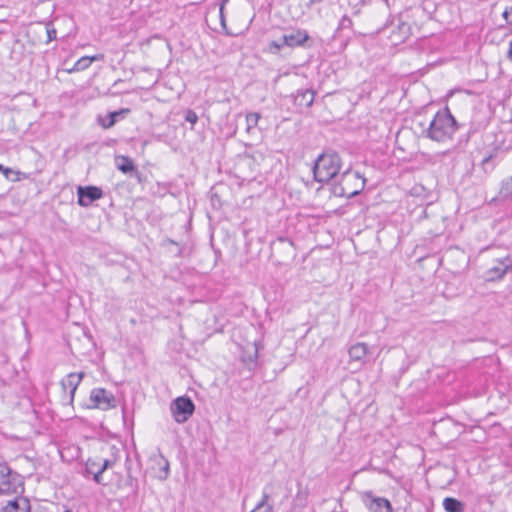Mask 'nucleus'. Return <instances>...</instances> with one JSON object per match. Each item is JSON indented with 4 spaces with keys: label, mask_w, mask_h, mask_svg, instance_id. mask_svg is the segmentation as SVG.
I'll use <instances>...</instances> for the list:
<instances>
[{
    "label": "nucleus",
    "mask_w": 512,
    "mask_h": 512,
    "mask_svg": "<svg viewBox=\"0 0 512 512\" xmlns=\"http://www.w3.org/2000/svg\"><path fill=\"white\" fill-rule=\"evenodd\" d=\"M46 33L48 35L49 41L56 38V31L55 30L46 29Z\"/></svg>",
    "instance_id": "obj_30"
},
{
    "label": "nucleus",
    "mask_w": 512,
    "mask_h": 512,
    "mask_svg": "<svg viewBox=\"0 0 512 512\" xmlns=\"http://www.w3.org/2000/svg\"><path fill=\"white\" fill-rule=\"evenodd\" d=\"M315 93L311 89H299L295 94L291 95L293 103L298 112L309 108L314 102Z\"/></svg>",
    "instance_id": "obj_11"
},
{
    "label": "nucleus",
    "mask_w": 512,
    "mask_h": 512,
    "mask_svg": "<svg viewBox=\"0 0 512 512\" xmlns=\"http://www.w3.org/2000/svg\"><path fill=\"white\" fill-rule=\"evenodd\" d=\"M90 400L95 408L109 410L117 406V400L112 392L104 388H95L91 391Z\"/></svg>",
    "instance_id": "obj_7"
},
{
    "label": "nucleus",
    "mask_w": 512,
    "mask_h": 512,
    "mask_svg": "<svg viewBox=\"0 0 512 512\" xmlns=\"http://www.w3.org/2000/svg\"><path fill=\"white\" fill-rule=\"evenodd\" d=\"M443 507L446 512H464L465 505L453 497H446L443 500Z\"/></svg>",
    "instance_id": "obj_18"
},
{
    "label": "nucleus",
    "mask_w": 512,
    "mask_h": 512,
    "mask_svg": "<svg viewBox=\"0 0 512 512\" xmlns=\"http://www.w3.org/2000/svg\"><path fill=\"white\" fill-rule=\"evenodd\" d=\"M502 15H503V18L505 19L506 23L512 24V7L509 9H506Z\"/></svg>",
    "instance_id": "obj_29"
},
{
    "label": "nucleus",
    "mask_w": 512,
    "mask_h": 512,
    "mask_svg": "<svg viewBox=\"0 0 512 512\" xmlns=\"http://www.w3.org/2000/svg\"><path fill=\"white\" fill-rule=\"evenodd\" d=\"M82 377H83V373H70L68 375V379H69V386L71 387V397L73 398V395L75 393V390L78 386V384L81 382L82 380Z\"/></svg>",
    "instance_id": "obj_21"
},
{
    "label": "nucleus",
    "mask_w": 512,
    "mask_h": 512,
    "mask_svg": "<svg viewBox=\"0 0 512 512\" xmlns=\"http://www.w3.org/2000/svg\"><path fill=\"white\" fill-rule=\"evenodd\" d=\"M66 451L69 452V456L71 459H78L80 454V449L78 446H69L66 447Z\"/></svg>",
    "instance_id": "obj_28"
},
{
    "label": "nucleus",
    "mask_w": 512,
    "mask_h": 512,
    "mask_svg": "<svg viewBox=\"0 0 512 512\" xmlns=\"http://www.w3.org/2000/svg\"><path fill=\"white\" fill-rule=\"evenodd\" d=\"M309 39V35L305 30H295L283 34L278 40H274L269 44L271 52H278L283 47H296L302 45Z\"/></svg>",
    "instance_id": "obj_5"
},
{
    "label": "nucleus",
    "mask_w": 512,
    "mask_h": 512,
    "mask_svg": "<svg viewBox=\"0 0 512 512\" xmlns=\"http://www.w3.org/2000/svg\"><path fill=\"white\" fill-rule=\"evenodd\" d=\"M120 115V112H112L108 115V120H103L101 122V125L104 127V128H110L112 127L115 122H116V118Z\"/></svg>",
    "instance_id": "obj_25"
},
{
    "label": "nucleus",
    "mask_w": 512,
    "mask_h": 512,
    "mask_svg": "<svg viewBox=\"0 0 512 512\" xmlns=\"http://www.w3.org/2000/svg\"><path fill=\"white\" fill-rule=\"evenodd\" d=\"M60 384L64 387V380H61Z\"/></svg>",
    "instance_id": "obj_36"
},
{
    "label": "nucleus",
    "mask_w": 512,
    "mask_h": 512,
    "mask_svg": "<svg viewBox=\"0 0 512 512\" xmlns=\"http://www.w3.org/2000/svg\"><path fill=\"white\" fill-rule=\"evenodd\" d=\"M219 14H220L221 25L224 29H226V21H225L224 11L223 12L219 11Z\"/></svg>",
    "instance_id": "obj_31"
},
{
    "label": "nucleus",
    "mask_w": 512,
    "mask_h": 512,
    "mask_svg": "<svg viewBox=\"0 0 512 512\" xmlns=\"http://www.w3.org/2000/svg\"><path fill=\"white\" fill-rule=\"evenodd\" d=\"M229 0H221V4H220V12H223L224 11V6L225 4L228 2Z\"/></svg>",
    "instance_id": "obj_32"
},
{
    "label": "nucleus",
    "mask_w": 512,
    "mask_h": 512,
    "mask_svg": "<svg viewBox=\"0 0 512 512\" xmlns=\"http://www.w3.org/2000/svg\"><path fill=\"white\" fill-rule=\"evenodd\" d=\"M259 347L257 342H253L247 346V349L242 353V361L248 366L255 364L258 358Z\"/></svg>",
    "instance_id": "obj_17"
},
{
    "label": "nucleus",
    "mask_w": 512,
    "mask_h": 512,
    "mask_svg": "<svg viewBox=\"0 0 512 512\" xmlns=\"http://www.w3.org/2000/svg\"><path fill=\"white\" fill-rule=\"evenodd\" d=\"M509 58L512 60V42L510 43V48L508 51Z\"/></svg>",
    "instance_id": "obj_34"
},
{
    "label": "nucleus",
    "mask_w": 512,
    "mask_h": 512,
    "mask_svg": "<svg viewBox=\"0 0 512 512\" xmlns=\"http://www.w3.org/2000/svg\"><path fill=\"white\" fill-rule=\"evenodd\" d=\"M278 240H279L280 242H286V241H287V242L289 243V245H290V246H293V242H292L291 240H288V239L283 238V237H280Z\"/></svg>",
    "instance_id": "obj_33"
},
{
    "label": "nucleus",
    "mask_w": 512,
    "mask_h": 512,
    "mask_svg": "<svg viewBox=\"0 0 512 512\" xmlns=\"http://www.w3.org/2000/svg\"><path fill=\"white\" fill-rule=\"evenodd\" d=\"M511 195H512V181L509 178L508 180H506L502 183V186L500 189V196L502 198H508Z\"/></svg>",
    "instance_id": "obj_24"
},
{
    "label": "nucleus",
    "mask_w": 512,
    "mask_h": 512,
    "mask_svg": "<svg viewBox=\"0 0 512 512\" xmlns=\"http://www.w3.org/2000/svg\"><path fill=\"white\" fill-rule=\"evenodd\" d=\"M367 353L368 347L363 342L352 345L348 350L350 359L353 361H362L366 357Z\"/></svg>",
    "instance_id": "obj_16"
},
{
    "label": "nucleus",
    "mask_w": 512,
    "mask_h": 512,
    "mask_svg": "<svg viewBox=\"0 0 512 512\" xmlns=\"http://www.w3.org/2000/svg\"><path fill=\"white\" fill-rule=\"evenodd\" d=\"M259 119H260V114L256 113V112L248 113L246 115V123H247L246 130H247V132H250V130L252 128L257 126Z\"/></svg>",
    "instance_id": "obj_23"
},
{
    "label": "nucleus",
    "mask_w": 512,
    "mask_h": 512,
    "mask_svg": "<svg viewBox=\"0 0 512 512\" xmlns=\"http://www.w3.org/2000/svg\"><path fill=\"white\" fill-rule=\"evenodd\" d=\"M59 454H60L61 459H63L64 458V454H63L62 450H60V449H59Z\"/></svg>",
    "instance_id": "obj_35"
},
{
    "label": "nucleus",
    "mask_w": 512,
    "mask_h": 512,
    "mask_svg": "<svg viewBox=\"0 0 512 512\" xmlns=\"http://www.w3.org/2000/svg\"><path fill=\"white\" fill-rule=\"evenodd\" d=\"M353 22L348 16H343L339 23L340 29H350L352 28Z\"/></svg>",
    "instance_id": "obj_27"
},
{
    "label": "nucleus",
    "mask_w": 512,
    "mask_h": 512,
    "mask_svg": "<svg viewBox=\"0 0 512 512\" xmlns=\"http://www.w3.org/2000/svg\"><path fill=\"white\" fill-rule=\"evenodd\" d=\"M117 167L120 171L127 174L130 172H136L133 161L127 156H120L117 158Z\"/></svg>",
    "instance_id": "obj_19"
},
{
    "label": "nucleus",
    "mask_w": 512,
    "mask_h": 512,
    "mask_svg": "<svg viewBox=\"0 0 512 512\" xmlns=\"http://www.w3.org/2000/svg\"><path fill=\"white\" fill-rule=\"evenodd\" d=\"M0 172L3 173L5 178L10 181H18L19 180V171H16L12 168L5 167L4 165L0 164Z\"/></svg>",
    "instance_id": "obj_22"
},
{
    "label": "nucleus",
    "mask_w": 512,
    "mask_h": 512,
    "mask_svg": "<svg viewBox=\"0 0 512 512\" xmlns=\"http://www.w3.org/2000/svg\"><path fill=\"white\" fill-rule=\"evenodd\" d=\"M195 405L189 397L181 396L172 401L171 414L177 423L186 422L193 414Z\"/></svg>",
    "instance_id": "obj_6"
},
{
    "label": "nucleus",
    "mask_w": 512,
    "mask_h": 512,
    "mask_svg": "<svg viewBox=\"0 0 512 512\" xmlns=\"http://www.w3.org/2000/svg\"><path fill=\"white\" fill-rule=\"evenodd\" d=\"M103 57L104 56L102 54H97V55H94L91 57L90 56L81 57L79 60H77L75 62V64L73 65L72 68H66V72L72 73V72L85 70L92 64V62L102 60Z\"/></svg>",
    "instance_id": "obj_15"
},
{
    "label": "nucleus",
    "mask_w": 512,
    "mask_h": 512,
    "mask_svg": "<svg viewBox=\"0 0 512 512\" xmlns=\"http://www.w3.org/2000/svg\"><path fill=\"white\" fill-rule=\"evenodd\" d=\"M510 179H511V181H512V177H511Z\"/></svg>",
    "instance_id": "obj_38"
},
{
    "label": "nucleus",
    "mask_w": 512,
    "mask_h": 512,
    "mask_svg": "<svg viewBox=\"0 0 512 512\" xmlns=\"http://www.w3.org/2000/svg\"><path fill=\"white\" fill-rule=\"evenodd\" d=\"M366 506L369 512H393L390 501L384 497H376L371 491L365 493Z\"/></svg>",
    "instance_id": "obj_10"
},
{
    "label": "nucleus",
    "mask_w": 512,
    "mask_h": 512,
    "mask_svg": "<svg viewBox=\"0 0 512 512\" xmlns=\"http://www.w3.org/2000/svg\"><path fill=\"white\" fill-rule=\"evenodd\" d=\"M341 168V159L337 153L327 152L321 154L313 167L314 179L317 182H328L338 175Z\"/></svg>",
    "instance_id": "obj_2"
},
{
    "label": "nucleus",
    "mask_w": 512,
    "mask_h": 512,
    "mask_svg": "<svg viewBox=\"0 0 512 512\" xmlns=\"http://www.w3.org/2000/svg\"><path fill=\"white\" fill-rule=\"evenodd\" d=\"M268 500L269 495L266 492H264L262 495V499L250 512H273L272 505L268 503Z\"/></svg>",
    "instance_id": "obj_20"
},
{
    "label": "nucleus",
    "mask_w": 512,
    "mask_h": 512,
    "mask_svg": "<svg viewBox=\"0 0 512 512\" xmlns=\"http://www.w3.org/2000/svg\"><path fill=\"white\" fill-rule=\"evenodd\" d=\"M22 485V476L12 470L7 463H0V495L17 493Z\"/></svg>",
    "instance_id": "obj_4"
},
{
    "label": "nucleus",
    "mask_w": 512,
    "mask_h": 512,
    "mask_svg": "<svg viewBox=\"0 0 512 512\" xmlns=\"http://www.w3.org/2000/svg\"><path fill=\"white\" fill-rule=\"evenodd\" d=\"M150 461L159 466V471L155 473V477L160 480L167 479L169 475V461L160 453L153 454Z\"/></svg>",
    "instance_id": "obj_14"
},
{
    "label": "nucleus",
    "mask_w": 512,
    "mask_h": 512,
    "mask_svg": "<svg viewBox=\"0 0 512 512\" xmlns=\"http://www.w3.org/2000/svg\"><path fill=\"white\" fill-rule=\"evenodd\" d=\"M457 130V122L448 108L439 110L426 130V136L433 141L444 142L451 139Z\"/></svg>",
    "instance_id": "obj_1"
},
{
    "label": "nucleus",
    "mask_w": 512,
    "mask_h": 512,
    "mask_svg": "<svg viewBox=\"0 0 512 512\" xmlns=\"http://www.w3.org/2000/svg\"><path fill=\"white\" fill-rule=\"evenodd\" d=\"M365 181V178L358 172L347 170L341 175L339 185L334 188V193L338 196L354 197L364 189Z\"/></svg>",
    "instance_id": "obj_3"
},
{
    "label": "nucleus",
    "mask_w": 512,
    "mask_h": 512,
    "mask_svg": "<svg viewBox=\"0 0 512 512\" xmlns=\"http://www.w3.org/2000/svg\"><path fill=\"white\" fill-rule=\"evenodd\" d=\"M78 204L82 207L90 206L94 201L103 197V191L96 186H79L77 189Z\"/></svg>",
    "instance_id": "obj_9"
},
{
    "label": "nucleus",
    "mask_w": 512,
    "mask_h": 512,
    "mask_svg": "<svg viewBox=\"0 0 512 512\" xmlns=\"http://www.w3.org/2000/svg\"><path fill=\"white\" fill-rule=\"evenodd\" d=\"M2 512H31L30 501L25 497H16L2 508Z\"/></svg>",
    "instance_id": "obj_13"
},
{
    "label": "nucleus",
    "mask_w": 512,
    "mask_h": 512,
    "mask_svg": "<svg viewBox=\"0 0 512 512\" xmlns=\"http://www.w3.org/2000/svg\"><path fill=\"white\" fill-rule=\"evenodd\" d=\"M512 269V259L509 256L496 261V264L487 270V279L495 281L501 279L508 270Z\"/></svg>",
    "instance_id": "obj_12"
},
{
    "label": "nucleus",
    "mask_w": 512,
    "mask_h": 512,
    "mask_svg": "<svg viewBox=\"0 0 512 512\" xmlns=\"http://www.w3.org/2000/svg\"><path fill=\"white\" fill-rule=\"evenodd\" d=\"M185 120L192 125L196 124L198 121V116L193 110H187L185 113Z\"/></svg>",
    "instance_id": "obj_26"
},
{
    "label": "nucleus",
    "mask_w": 512,
    "mask_h": 512,
    "mask_svg": "<svg viewBox=\"0 0 512 512\" xmlns=\"http://www.w3.org/2000/svg\"><path fill=\"white\" fill-rule=\"evenodd\" d=\"M66 512H71V511H69V510H66Z\"/></svg>",
    "instance_id": "obj_37"
},
{
    "label": "nucleus",
    "mask_w": 512,
    "mask_h": 512,
    "mask_svg": "<svg viewBox=\"0 0 512 512\" xmlns=\"http://www.w3.org/2000/svg\"><path fill=\"white\" fill-rule=\"evenodd\" d=\"M113 462L108 459H88L86 462V471L93 475V479L97 484L105 485L102 474L105 470L112 467Z\"/></svg>",
    "instance_id": "obj_8"
}]
</instances>
